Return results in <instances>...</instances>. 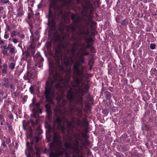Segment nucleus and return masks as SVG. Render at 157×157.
I'll list each match as a JSON object with an SVG mask.
<instances>
[{
	"instance_id": "nucleus-42",
	"label": "nucleus",
	"mask_w": 157,
	"mask_h": 157,
	"mask_svg": "<svg viewBox=\"0 0 157 157\" xmlns=\"http://www.w3.org/2000/svg\"><path fill=\"white\" fill-rule=\"evenodd\" d=\"M3 119V116L2 114H0V120H2Z\"/></svg>"
},
{
	"instance_id": "nucleus-26",
	"label": "nucleus",
	"mask_w": 157,
	"mask_h": 157,
	"mask_svg": "<svg viewBox=\"0 0 157 157\" xmlns=\"http://www.w3.org/2000/svg\"><path fill=\"white\" fill-rule=\"evenodd\" d=\"M1 47L2 49H7V47L6 45H1Z\"/></svg>"
},
{
	"instance_id": "nucleus-2",
	"label": "nucleus",
	"mask_w": 157,
	"mask_h": 157,
	"mask_svg": "<svg viewBox=\"0 0 157 157\" xmlns=\"http://www.w3.org/2000/svg\"><path fill=\"white\" fill-rule=\"evenodd\" d=\"M49 68L50 69L49 70V73H50L51 70L52 73L46 83L45 94L47 99L49 101H51L53 98L56 97L59 99L58 102L59 106H57L54 109V113L57 117L56 123L59 126V128L63 132L65 129V128L61 124V121L66 120L67 116L71 118L70 109L68 110L64 107L67 100L63 98L68 84L67 82L64 83L61 82V81L63 78L57 73H53L52 69H54V67Z\"/></svg>"
},
{
	"instance_id": "nucleus-63",
	"label": "nucleus",
	"mask_w": 157,
	"mask_h": 157,
	"mask_svg": "<svg viewBox=\"0 0 157 157\" xmlns=\"http://www.w3.org/2000/svg\"><path fill=\"white\" fill-rule=\"evenodd\" d=\"M1 71H0V75H1Z\"/></svg>"
},
{
	"instance_id": "nucleus-49",
	"label": "nucleus",
	"mask_w": 157,
	"mask_h": 157,
	"mask_svg": "<svg viewBox=\"0 0 157 157\" xmlns=\"http://www.w3.org/2000/svg\"><path fill=\"white\" fill-rule=\"evenodd\" d=\"M20 37L21 38H24L25 37V35L24 34H22L21 36Z\"/></svg>"
},
{
	"instance_id": "nucleus-1",
	"label": "nucleus",
	"mask_w": 157,
	"mask_h": 157,
	"mask_svg": "<svg viewBox=\"0 0 157 157\" xmlns=\"http://www.w3.org/2000/svg\"><path fill=\"white\" fill-rule=\"evenodd\" d=\"M57 67L61 71H64L65 66L70 65L71 61H56ZM74 63L72 67L74 81L69 82V80L71 76V70L68 69L66 71V79L63 78L61 81L63 83L68 84L67 86V97L70 102V110L71 114V121H67V125L70 130H71L74 128L75 125L77 127L80 126L81 124L83 127H86L88 123L86 119L83 118L82 123L80 120V117L82 114V109L78 107H75V103L83 106L82 96L84 93L86 92L89 87L86 84L85 80V77L84 71L85 67L82 65L85 63V61H71Z\"/></svg>"
},
{
	"instance_id": "nucleus-46",
	"label": "nucleus",
	"mask_w": 157,
	"mask_h": 157,
	"mask_svg": "<svg viewBox=\"0 0 157 157\" xmlns=\"http://www.w3.org/2000/svg\"><path fill=\"white\" fill-rule=\"evenodd\" d=\"M2 17L3 19H4L6 17V15L5 13L3 14Z\"/></svg>"
},
{
	"instance_id": "nucleus-61",
	"label": "nucleus",
	"mask_w": 157,
	"mask_h": 157,
	"mask_svg": "<svg viewBox=\"0 0 157 157\" xmlns=\"http://www.w3.org/2000/svg\"><path fill=\"white\" fill-rule=\"evenodd\" d=\"M1 63V60L0 59V63Z\"/></svg>"
},
{
	"instance_id": "nucleus-21",
	"label": "nucleus",
	"mask_w": 157,
	"mask_h": 157,
	"mask_svg": "<svg viewBox=\"0 0 157 157\" xmlns=\"http://www.w3.org/2000/svg\"><path fill=\"white\" fill-rule=\"evenodd\" d=\"M29 91L32 94L34 93V87L33 86H31L30 87Z\"/></svg>"
},
{
	"instance_id": "nucleus-20",
	"label": "nucleus",
	"mask_w": 157,
	"mask_h": 157,
	"mask_svg": "<svg viewBox=\"0 0 157 157\" xmlns=\"http://www.w3.org/2000/svg\"><path fill=\"white\" fill-rule=\"evenodd\" d=\"M16 32L15 31H13L11 34V36L12 37H15L16 36Z\"/></svg>"
},
{
	"instance_id": "nucleus-62",
	"label": "nucleus",
	"mask_w": 157,
	"mask_h": 157,
	"mask_svg": "<svg viewBox=\"0 0 157 157\" xmlns=\"http://www.w3.org/2000/svg\"><path fill=\"white\" fill-rule=\"evenodd\" d=\"M2 67V66L1 65H0V68Z\"/></svg>"
},
{
	"instance_id": "nucleus-50",
	"label": "nucleus",
	"mask_w": 157,
	"mask_h": 157,
	"mask_svg": "<svg viewBox=\"0 0 157 157\" xmlns=\"http://www.w3.org/2000/svg\"><path fill=\"white\" fill-rule=\"evenodd\" d=\"M31 52L32 54H33L34 53L35 51H34V50H33L31 51Z\"/></svg>"
},
{
	"instance_id": "nucleus-39",
	"label": "nucleus",
	"mask_w": 157,
	"mask_h": 157,
	"mask_svg": "<svg viewBox=\"0 0 157 157\" xmlns=\"http://www.w3.org/2000/svg\"><path fill=\"white\" fill-rule=\"evenodd\" d=\"M31 123L33 124V125H34L35 124V123L34 121L33 120H31L30 121Z\"/></svg>"
},
{
	"instance_id": "nucleus-35",
	"label": "nucleus",
	"mask_w": 157,
	"mask_h": 157,
	"mask_svg": "<svg viewBox=\"0 0 157 157\" xmlns=\"http://www.w3.org/2000/svg\"><path fill=\"white\" fill-rule=\"evenodd\" d=\"M3 80L5 82H6V83H7V82H9L8 79L6 78H3Z\"/></svg>"
},
{
	"instance_id": "nucleus-48",
	"label": "nucleus",
	"mask_w": 157,
	"mask_h": 157,
	"mask_svg": "<svg viewBox=\"0 0 157 157\" xmlns=\"http://www.w3.org/2000/svg\"><path fill=\"white\" fill-rule=\"evenodd\" d=\"M7 29L8 30L10 31V26H7Z\"/></svg>"
},
{
	"instance_id": "nucleus-52",
	"label": "nucleus",
	"mask_w": 157,
	"mask_h": 157,
	"mask_svg": "<svg viewBox=\"0 0 157 157\" xmlns=\"http://www.w3.org/2000/svg\"><path fill=\"white\" fill-rule=\"evenodd\" d=\"M32 17V16L29 15L28 17L29 18H31Z\"/></svg>"
},
{
	"instance_id": "nucleus-53",
	"label": "nucleus",
	"mask_w": 157,
	"mask_h": 157,
	"mask_svg": "<svg viewBox=\"0 0 157 157\" xmlns=\"http://www.w3.org/2000/svg\"><path fill=\"white\" fill-rule=\"evenodd\" d=\"M2 132V129L0 128V134Z\"/></svg>"
},
{
	"instance_id": "nucleus-12",
	"label": "nucleus",
	"mask_w": 157,
	"mask_h": 157,
	"mask_svg": "<svg viewBox=\"0 0 157 157\" xmlns=\"http://www.w3.org/2000/svg\"><path fill=\"white\" fill-rule=\"evenodd\" d=\"M42 62L40 60L38 61V62L35 65L36 67L39 68L41 67L43 65Z\"/></svg>"
},
{
	"instance_id": "nucleus-3",
	"label": "nucleus",
	"mask_w": 157,
	"mask_h": 157,
	"mask_svg": "<svg viewBox=\"0 0 157 157\" xmlns=\"http://www.w3.org/2000/svg\"><path fill=\"white\" fill-rule=\"evenodd\" d=\"M78 132L74 135V138L70 139L66 142L64 146L66 149H62L61 150L65 151L66 152H75L74 157H82V154H83V150L84 147H86L89 144L87 140H86L84 141L80 138L81 135L83 137L85 135L80 130L78 129Z\"/></svg>"
},
{
	"instance_id": "nucleus-29",
	"label": "nucleus",
	"mask_w": 157,
	"mask_h": 157,
	"mask_svg": "<svg viewBox=\"0 0 157 157\" xmlns=\"http://www.w3.org/2000/svg\"><path fill=\"white\" fill-rule=\"evenodd\" d=\"M12 41L13 42L15 43V44H16L18 42V40H17V39H16V38H13V40H12Z\"/></svg>"
},
{
	"instance_id": "nucleus-5",
	"label": "nucleus",
	"mask_w": 157,
	"mask_h": 157,
	"mask_svg": "<svg viewBox=\"0 0 157 157\" xmlns=\"http://www.w3.org/2000/svg\"><path fill=\"white\" fill-rule=\"evenodd\" d=\"M71 18L73 21L75 23V25L71 27V29L72 32H74L76 31V26L78 25L80 21V18L74 14L72 15Z\"/></svg>"
},
{
	"instance_id": "nucleus-27",
	"label": "nucleus",
	"mask_w": 157,
	"mask_h": 157,
	"mask_svg": "<svg viewBox=\"0 0 157 157\" xmlns=\"http://www.w3.org/2000/svg\"><path fill=\"white\" fill-rule=\"evenodd\" d=\"M39 139H40V138L37 136H36L35 138V140L36 141V142H38L39 140Z\"/></svg>"
},
{
	"instance_id": "nucleus-59",
	"label": "nucleus",
	"mask_w": 157,
	"mask_h": 157,
	"mask_svg": "<svg viewBox=\"0 0 157 157\" xmlns=\"http://www.w3.org/2000/svg\"><path fill=\"white\" fill-rule=\"evenodd\" d=\"M2 101L1 98L0 97V102Z\"/></svg>"
},
{
	"instance_id": "nucleus-64",
	"label": "nucleus",
	"mask_w": 157,
	"mask_h": 157,
	"mask_svg": "<svg viewBox=\"0 0 157 157\" xmlns=\"http://www.w3.org/2000/svg\"><path fill=\"white\" fill-rule=\"evenodd\" d=\"M4 157H7V156H5Z\"/></svg>"
},
{
	"instance_id": "nucleus-8",
	"label": "nucleus",
	"mask_w": 157,
	"mask_h": 157,
	"mask_svg": "<svg viewBox=\"0 0 157 157\" xmlns=\"http://www.w3.org/2000/svg\"><path fill=\"white\" fill-rule=\"evenodd\" d=\"M46 111L47 113V118L49 121H50L51 119L52 115L51 110L50 109V106L48 104L46 105Z\"/></svg>"
},
{
	"instance_id": "nucleus-14",
	"label": "nucleus",
	"mask_w": 157,
	"mask_h": 157,
	"mask_svg": "<svg viewBox=\"0 0 157 157\" xmlns=\"http://www.w3.org/2000/svg\"><path fill=\"white\" fill-rule=\"evenodd\" d=\"M0 2L2 3H4L5 4L7 3L9 4V3H10L9 0H0Z\"/></svg>"
},
{
	"instance_id": "nucleus-9",
	"label": "nucleus",
	"mask_w": 157,
	"mask_h": 157,
	"mask_svg": "<svg viewBox=\"0 0 157 157\" xmlns=\"http://www.w3.org/2000/svg\"><path fill=\"white\" fill-rule=\"evenodd\" d=\"M78 3L85 4H89L92 2V0H76Z\"/></svg>"
},
{
	"instance_id": "nucleus-28",
	"label": "nucleus",
	"mask_w": 157,
	"mask_h": 157,
	"mask_svg": "<svg viewBox=\"0 0 157 157\" xmlns=\"http://www.w3.org/2000/svg\"><path fill=\"white\" fill-rule=\"evenodd\" d=\"M10 88H11V89H13V90H15V86H14V85L13 84H10Z\"/></svg>"
},
{
	"instance_id": "nucleus-4",
	"label": "nucleus",
	"mask_w": 157,
	"mask_h": 157,
	"mask_svg": "<svg viewBox=\"0 0 157 157\" xmlns=\"http://www.w3.org/2000/svg\"><path fill=\"white\" fill-rule=\"evenodd\" d=\"M75 152H70L69 151L66 152L65 151L61 150H59L52 157H70L69 155L72 154V157H74ZM82 157H83V154H82Z\"/></svg>"
},
{
	"instance_id": "nucleus-51",
	"label": "nucleus",
	"mask_w": 157,
	"mask_h": 157,
	"mask_svg": "<svg viewBox=\"0 0 157 157\" xmlns=\"http://www.w3.org/2000/svg\"><path fill=\"white\" fill-rule=\"evenodd\" d=\"M0 94H1L2 96L3 95V91H2L1 92H0Z\"/></svg>"
},
{
	"instance_id": "nucleus-16",
	"label": "nucleus",
	"mask_w": 157,
	"mask_h": 157,
	"mask_svg": "<svg viewBox=\"0 0 157 157\" xmlns=\"http://www.w3.org/2000/svg\"><path fill=\"white\" fill-rule=\"evenodd\" d=\"M2 52L3 54L6 56H8V54L7 51L6 49H2Z\"/></svg>"
},
{
	"instance_id": "nucleus-22",
	"label": "nucleus",
	"mask_w": 157,
	"mask_h": 157,
	"mask_svg": "<svg viewBox=\"0 0 157 157\" xmlns=\"http://www.w3.org/2000/svg\"><path fill=\"white\" fill-rule=\"evenodd\" d=\"M33 110L34 111V112L35 111V112H36L37 113H38L39 112L40 113H42V110L40 108H39V109H33Z\"/></svg>"
},
{
	"instance_id": "nucleus-10",
	"label": "nucleus",
	"mask_w": 157,
	"mask_h": 157,
	"mask_svg": "<svg viewBox=\"0 0 157 157\" xmlns=\"http://www.w3.org/2000/svg\"><path fill=\"white\" fill-rule=\"evenodd\" d=\"M34 57L35 58L37 59V61L40 60L41 62H43L44 61L43 58L40 56V53L39 52L36 53Z\"/></svg>"
},
{
	"instance_id": "nucleus-44",
	"label": "nucleus",
	"mask_w": 157,
	"mask_h": 157,
	"mask_svg": "<svg viewBox=\"0 0 157 157\" xmlns=\"http://www.w3.org/2000/svg\"><path fill=\"white\" fill-rule=\"evenodd\" d=\"M5 13V12L4 11H0V14H4Z\"/></svg>"
},
{
	"instance_id": "nucleus-6",
	"label": "nucleus",
	"mask_w": 157,
	"mask_h": 157,
	"mask_svg": "<svg viewBox=\"0 0 157 157\" xmlns=\"http://www.w3.org/2000/svg\"><path fill=\"white\" fill-rule=\"evenodd\" d=\"M61 138V137L58 134L56 133H54L53 140V142L51 144V147L53 145H54L55 147L56 145H57L58 144L59 145L61 143L60 141Z\"/></svg>"
},
{
	"instance_id": "nucleus-47",
	"label": "nucleus",
	"mask_w": 157,
	"mask_h": 157,
	"mask_svg": "<svg viewBox=\"0 0 157 157\" xmlns=\"http://www.w3.org/2000/svg\"><path fill=\"white\" fill-rule=\"evenodd\" d=\"M3 150L0 149V154H1L3 152Z\"/></svg>"
},
{
	"instance_id": "nucleus-56",
	"label": "nucleus",
	"mask_w": 157,
	"mask_h": 157,
	"mask_svg": "<svg viewBox=\"0 0 157 157\" xmlns=\"http://www.w3.org/2000/svg\"><path fill=\"white\" fill-rule=\"evenodd\" d=\"M5 83H4V82H2V85L3 86H4V85H5Z\"/></svg>"
},
{
	"instance_id": "nucleus-30",
	"label": "nucleus",
	"mask_w": 157,
	"mask_h": 157,
	"mask_svg": "<svg viewBox=\"0 0 157 157\" xmlns=\"http://www.w3.org/2000/svg\"><path fill=\"white\" fill-rule=\"evenodd\" d=\"M7 127L8 128V129L10 131H11L12 130V127L10 126L8 123L7 124Z\"/></svg>"
},
{
	"instance_id": "nucleus-37",
	"label": "nucleus",
	"mask_w": 157,
	"mask_h": 157,
	"mask_svg": "<svg viewBox=\"0 0 157 157\" xmlns=\"http://www.w3.org/2000/svg\"><path fill=\"white\" fill-rule=\"evenodd\" d=\"M90 50L92 52L94 53L95 51L94 50V48L93 47H91L90 48Z\"/></svg>"
},
{
	"instance_id": "nucleus-23",
	"label": "nucleus",
	"mask_w": 157,
	"mask_h": 157,
	"mask_svg": "<svg viewBox=\"0 0 157 157\" xmlns=\"http://www.w3.org/2000/svg\"><path fill=\"white\" fill-rule=\"evenodd\" d=\"M11 53H14L15 52V48L14 47H13V48H11L9 51Z\"/></svg>"
},
{
	"instance_id": "nucleus-32",
	"label": "nucleus",
	"mask_w": 157,
	"mask_h": 157,
	"mask_svg": "<svg viewBox=\"0 0 157 157\" xmlns=\"http://www.w3.org/2000/svg\"><path fill=\"white\" fill-rule=\"evenodd\" d=\"M13 46L11 44H9L8 45V47H7V49H9V50L12 48H13Z\"/></svg>"
},
{
	"instance_id": "nucleus-60",
	"label": "nucleus",
	"mask_w": 157,
	"mask_h": 157,
	"mask_svg": "<svg viewBox=\"0 0 157 157\" xmlns=\"http://www.w3.org/2000/svg\"><path fill=\"white\" fill-rule=\"evenodd\" d=\"M14 2H16L17 1V0H13Z\"/></svg>"
},
{
	"instance_id": "nucleus-33",
	"label": "nucleus",
	"mask_w": 157,
	"mask_h": 157,
	"mask_svg": "<svg viewBox=\"0 0 157 157\" xmlns=\"http://www.w3.org/2000/svg\"><path fill=\"white\" fill-rule=\"evenodd\" d=\"M6 33V32H5V34L4 36V38L5 39H7L9 37V35L8 34H7Z\"/></svg>"
},
{
	"instance_id": "nucleus-31",
	"label": "nucleus",
	"mask_w": 157,
	"mask_h": 157,
	"mask_svg": "<svg viewBox=\"0 0 157 157\" xmlns=\"http://www.w3.org/2000/svg\"><path fill=\"white\" fill-rule=\"evenodd\" d=\"M23 7L22 5H20V6H19L18 11H23Z\"/></svg>"
},
{
	"instance_id": "nucleus-41",
	"label": "nucleus",
	"mask_w": 157,
	"mask_h": 157,
	"mask_svg": "<svg viewBox=\"0 0 157 157\" xmlns=\"http://www.w3.org/2000/svg\"><path fill=\"white\" fill-rule=\"evenodd\" d=\"M9 118L12 119L13 118V115L11 114H10L9 115Z\"/></svg>"
},
{
	"instance_id": "nucleus-36",
	"label": "nucleus",
	"mask_w": 157,
	"mask_h": 157,
	"mask_svg": "<svg viewBox=\"0 0 157 157\" xmlns=\"http://www.w3.org/2000/svg\"><path fill=\"white\" fill-rule=\"evenodd\" d=\"M5 143H6V142L4 141H3L2 144V146L5 147H7V146H6V144Z\"/></svg>"
},
{
	"instance_id": "nucleus-40",
	"label": "nucleus",
	"mask_w": 157,
	"mask_h": 157,
	"mask_svg": "<svg viewBox=\"0 0 157 157\" xmlns=\"http://www.w3.org/2000/svg\"><path fill=\"white\" fill-rule=\"evenodd\" d=\"M3 68H7V64L6 63H4L3 65Z\"/></svg>"
},
{
	"instance_id": "nucleus-18",
	"label": "nucleus",
	"mask_w": 157,
	"mask_h": 157,
	"mask_svg": "<svg viewBox=\"0 0 157 157\" xmlns=\"http://www.w3.org/2000/svg\"><path fill=\"white\" fill-rule=\"evenodd\" d=\"M17 14L19 16H21L24 14L23 11H18Z\"/></svg>"
},
{
	"instance_id": "nucleus-25",
	"label": "nucleus",
	"mask_w": 157,
	"mask_h": 157,
	"mask_svg": "<svg viewBox=\"0 0 157 157\" xmlns=\"http://www.w3.org/2000/svg\"><path fill=\"white\" fill-rule=\"evenodd\" d=\"M11 142V140L10 138H8L6 140V143L7 144H9Z\"/></svg>"
},
{
	"instance_id": "nucleus-17",
	"label": "nucleus",
	"mask_w": 157,
	"mask_h": 157,
	"mask_svg": "<svg viewBox=\"0 0 157 157\" xmlns=\"http://www.w3.org/2000/svg\"><path fill=\"white\" fill-rule=\"evenodd\" d=\"M128 23V21L126 20H123L121 22V24L123 25H127Z\"/></svg>"
},
{
	"instance_id": "nucleus-55",
	"label": "nucleus",
	"mask_w": 157,
	"mask_h": 157,
	"mask_svg": "<svg viewBox=\"0 0 157 157\" xmlns=\"http://www.w3.org/2000/svg\"><path fill=\"white\" fill-rule=\"evenodd\" d=\"M107 98H110V96H109V95L107 94Z\"/></svg>"
},
{
	"instance_id": "nucleus-45",
	"label": "nucleus",
	"mask_w": 157,
	"mask_h": 157,
	"mask_svg": "<svg viewBox=\"0 0 157 157\" xmlns=\"http://www.w3.org/2000/svg\"><path fill=\"white\" fill-rule=\"evenodd\" d=\"M4 11L3 7L2 6H0V11Z\"/></svg>"
},
{
	"instance_id": "nucleus-58",
	"label": "nucleus",
	"mask_w": 157,
	"mask_h": 157,
	"mask_svg": "<svg viewBox=\"0 0 157 157\" xmlns=\"http://www.w3.org/2000/svg\"><path fill=\"white\" fill-rule=\"evenodd\" d=\"M29 56V54H27V55H26V56L27 58V57Z\"/></svg>"
},
{
	"instance_id": "nucleus-34",
	"label": "nucleus",
	"mask_w": 157,
	"mask_h": 157,
	"mask_svg": "<svg viewBox=\"0 0 157 157\" xmlns=\"http://www.w3.org/2000/svg\"><path fill=\"white\" fill-rule=\"evenodd\" d=\"M25 121H23V127L24 129H25V125H26L27 124H25Z\"/></svg>"
},
{
	"instance_id": "nucleus-43",
	"label": "nucleus",
	"mask_w": 157,
	"mask_h": 157,
	"mask_svg": "<svg viewBox=\"0 0 157 157\" xmlns=\"http://www.w3.org/2000/svg\"><path fill=\"white\" fill-rule=\"evenodd\" d=\"M9 82H7V83H6V84H5L4 86L7 87L9 84Z\"/></svg>"
},
{
	"instance_id": "nucleus-15",
	"label": "nucleus",
	"mask_w": 157,
	"mask_h": 157,
	"mask_svg": "<svg viewBox=\"0 0 157 157\" xmlns=\"http://www.w3.org/2000/svg\"><path fill=\"white\" fill-rule=\"evenodd\" d=\"M30 78L27 75V74L26 75L24 76V79L25 80H28V82H30Z\"/></svg>"
},
{
	"instance_id": "nucleus-11",
	"label": "nucleus",
	"mask_w": 157,
	"mask_h": 157,
	"mask_svg": "<svg viewBox=\"0 0 157 157\" xmlns=\"http://www.w3.org/2000/svg\"><path fill=\"white\" fill-rule=\"evenodd\" d=\"M34 106L35 107L34 109H37L39 108V104L38 103L35 104L34 103H33L30 105V106Z\"/></svg>"
},
{
	"instance_id": "nucleus-13",
	"label": "nucleus",
	"mask_w": 157,
	"mask_h": 157,
	"mask_svg": "<svg viewBox=\"0 0 157 157\" xmlns=\"http://www.w3.org/2000/svg\"><path fill=\"white\" fill-rule=\"evenodd\" d=\"M15 64L13 63H10L9 65V68L11 70H13L15 67Z\"/></svg>"
},
{
	"instance_id": "nucleus-7",
	"label": "nucleus",
	"mask_w": 157,
	"mask_h": 157,
	"mask_svg": "<svg viewBox=\"0 0 157 157\" xmlns=\"http://www.w3.org/2000/svg\"><path fill=\"white\" fill-rule=\"evenodd\" d=\"M26 73L27 75L28 76L30 79H33L36 76L35 71L31 68H28V71Z\"/></svg>"
},
{
	"instance_id": "nucleus-19",
	"label": "nucleus",
	"mask_w": 157,
	"mask_h": 157,
	"mask_svg": "<svg viewBox=\"0 0 157 157\" xmlns=\"http://www.w3.org/2000/svg\"><path fill=\"white\" fill-rule=\"evenodd\" d=\"M2 74H6L7 73V68H3L2 71Z\"/></svg>"
},
{
	"instance_id": "nucleus-38",
	"label": "nucleus",
	"mask_w": 157,
	"mask_h": 157,
	"mask_svg": "<svg viewBox=\"0 0 157 157\" xmlns=\"http://www.w3.org/2000/svg\"><path fill=\"white\" fill-rule=\"evenodd\" d=\"M5 42V41L3 40L0 39V45H2Z\"/></svg>"
},
{
	"instance_id": "nucleus-57",
	"label": "nucleus",
	"mask_w": 157,
	"mask_h": 157,
	"mask_svg": "<svg viewBox=\"0 0 157 157\" xmlns=\"http://www.w3.org/2000/svg\"><path fill=\"white\" fill-rule=\"evenodd\" d=\"M1 125H3V122H1Z\"/></svg>"
},
{
	"instance_id": "nucleus-24",
	"label": "nucleus",
	"mask_w": 157,
	"mask_h": 157,
	"mask_svg": "<svg viewBox=\"0 0 157 157\" xmlns=\"http://www.w3.org/2000/svg\"><path fill=\"white\" fill-rule=\"evenodd\" d=\"M155 45L154 44H151L150 46V48L152 49H154L155 48Z\"/></svg>"
},
{
	"instance_id": "nucleus-54",
	"label": "nucleus",
	"mask_w": 157,
	"mask_h": 157,
	"mask_svg": "<svg viewBox=\"0 0 157 157\" xmlns=\"http://www.w3.org/2000/svg\"><path fill=\"white\" fill-rule=\"evenodd\" d=\"M35 124H37L38 123V121L37 120H36L35 122Z\"/></svg>"
}]
</instances>
